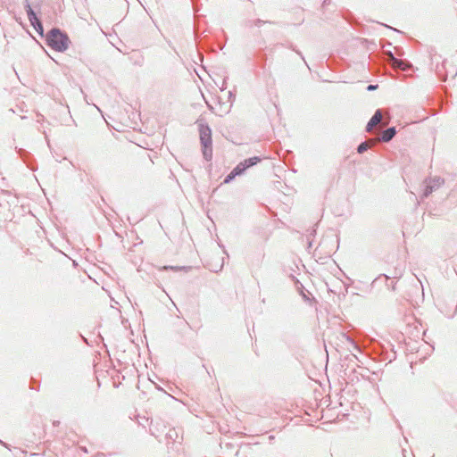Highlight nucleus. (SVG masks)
<instances>
[{
    "mask_svg": "<svg viewBox=\"0 0 457 457\" xmlns=\"http://www.w3.org/2000/svg\"><path fill=\"white\" fill-rule=\"evenodd\" d=\"M47 46L54 51L64 52L71 43L69 37L59 29H52L46 34Z\"/></svg>",
    "mask_w": 457,
    "mask_h": 457,
    "instance_id": "f257e3e1",
    "label": "nucleus"
},
{
    "mask_svg": "<svg viewBox=\"0 0 457 457\" xmlns=\"http://www.w3.org/2000/svg\"><path fill=\"white\" fill-rule=\"evenodd\" d=\"M200 141L203 147V154L204 159L212 158V131L208 125L202 122L199 123Z\"/></svg>",
    "mask_w": 457,
    "mask_h": 457,
    "instance_id": "f03ea898",
    "label": "nucleus"
},
{
    "mask_svg": "<svg viewBox=\"0 0 457 457\" xmlns=\"http://www.w3.org/2000/svg\"><path fill=\"white\" fill-rule=\"evenodd\" d=\"M261 161V158L260 157H257V156H254V157H251V158H248L246 160H245L244 162H239L233 170L224 179V183L225 184H228L229 183L230 181H232L238 175H241L242 173H244V171L257 164L259 162Z\"/></svg>",
    "mask_w": 457,
    "mask_h": 457,
    "instance_id": "7ed1b4c3",
    "label": "nucleus"
},
{
    "mask_svg": "<svg viewBox=\"0 0 457 457\" xmlns=\"http://www.w3.org/2000/svg\"><path fill=\"white\" fill-rule=\"evenodd\" d=\"M24 7L29 18V21L35 29V30L41 36H43L44 29L40 20L37 17L35 12L32 10L29 0H25Z\"/></svg>",
    "mask_w": 457,
    "mask_h": 457,
    "instance_id": "20e7f679",
    "label": "nucleus"
},
{
    "mask_svg": "<svg viewBox=\"0 0 457 457\" xmlns=\"http://www.w3.org/2000/svg\"><path fill=\"white\" fill-rule=\"evenodd\" d=\"M382 120V112L380 110H377L374 115L371 117L367 124V131H371L375 126H377Z\"/></svg>",
    "mask_w": 457,
    "mask_h": 457,
    "instance_id": "39448f33",
    "label": "nucleus"
},
{
    "mask_svg": "<svg viewBox=\"0 0 457 457\" xmlns=\"http://www.w3.org/2000/svg\"><path fill=\"white\" fill-rule=\"evenodd\" d=\"M391 64L394 68L400 69L402 71H407L410 66L405 62L399 60L394 56H391Z\"/></svg>",
    "mask_w": 457,
    "mask_h": 457,
    "instance_id": "423d86ee",
    "label": "nucleus"
},
{
    "mask_svg": "<svg viewBox=\"0 0 457 457\" xmlns=\"http://www.w3.org/2000/svg\"><path fill=\"white\" fill-rule=\"evenodd\" d=\"M396 130L395 127H391L383 131L381 140L383 142H389L395 135Z\"/></svg>",
    "mask_w": 457,
    "mask_h": 457,
    "instance_id": "0eeeda50",
    "label": "nucleus"
},
{
    "mask_svg": "<svg viewBox=\"0 0 457 457\" xmlns=\"http://www.w3.org/2000/svg\"><path fill=\"white\" fill-rule=\"evenodd\" d=\"M426 183H428L431 188L434 190L439 188L444 184V179L440 177H435L433 179H429L428 180H426Z\"/></svg>",
    "mask_w": 457,
    "mask_h": 457,
    "instance_id": "6e6552de",
    "label": "nucleus"
},
{
    "mask_svg": "<svg viewBox=\"0 0 457 457\" xmlns=\"http://www.w3.org/2000/svg\"><path fill=\"white\" fill-rule=\"evenodd\" d=\"M343 340H345L350 346L353 347V350L357 352H361L360 347L356 345V343L346 334H341Z\"/></svg>",
    "mask_w": 457,
    "mask_h": 457,
    "instance_id": "1a4fd4ad",
    "label": "nucleus"
},
{
    "mask_svg": "<svg viewBox=\"0 0 457 457\" xmlns=\"http://www.w3.org/2000/svg\"><path fill=\"white\" fill-rule=\"evenodd\" d=\"M372 145H373V142H370H370H363V143L359 145V146L357 148V152L359 154H362L365 151H367Z\"/></svg>",
    "mask_w": 457,
    "mask_h": 457,
    "instance_id": "9d476101",
    "label": "nucleus"
},
{
    "mask_svg": "<svg viewBox=\"0 0 457 457\" xmlns=\"http://www.w3.org/2000/svg\"><path fill=\"white\" fill-rule=\"evenodd\" d=\"M433 191H434V189L431 188L428 183H426V188L424 190L423 195L425 197H428Z\"/></svg>",
    "mask_w": 457,
    "mask_h": 457,
    "instance_id": "9b49d317",
    "label": "nucleus"
},
{
    "mask_svg": "<svg viewBox=\"0 0 457 457\" xmlns=\"http://www.w3.org/2000/svg\"><path fill=\"white\" fill-rule=\"evenodd\" d=\"M377 87H378V86H377V85H370V86H368V90H369V91H371V90L376 89Z\"/></svg>",
    "mask_w": 457,
    "mask_h": 457,
    "instance_id": "f8f14e48",
    "label": "nucleus"
},
{
    "mask_svg": "<svg viewBox=\"0 0 457 457\" xmlns=\"http://www.w3.org/2000/svg\"><path fill=\"white\" fill-rule=\"evenodd\" d=\"M163 269H164V270H167V269H170V270H177V268H176V267H173V266H169V267H168V266H164V267H163Z\"/></svg>",
    "mask_w": 457,
    "mask_h": 457,
    "instance_id": "ddd939ff",
    "label": "nucleus"
},
{
    "mask_svg": "<svg viewBox=\"0 0 457 457\" xmlns=\"http://www.w3.org/2000/svg\"><path fill=\"white\" fill-rule=\"evenodd\" d=\"M0 444H2L4 447L9 449L8 445L5 443H4L3 441H1V440H0Z\"/></svg>",
    "mask_w": 457,
    "mask_h": 457,
    "instance_id": "4468645a",
    "label": "nucleus"
},
{
    "mask_svg": "<svg viewBox=\"0 0 457 457\" xmlns=\"http://www.w3.org/2000/svg\"><path fill=\"white\" fill-rule=\"evenodd\" d=\"M261 23H262V21L259 20V21H257V24H256V25H257V26H260V24H261Z\"/></svg>",
    "mask_w": 457,
    "mask_h": 457,
    "instance_id": "2eb2a0df",
    "label": "nucleus"
},
{
    "mask_svg": "<svg viewBox=\"0 0 457 457\" xmlns=\"http://www.w3.org/2000/svg\"><path fill=\"white\" fill-rule=\"evenodd\" d=\"M353 356L356 360L358 359L356 354L353 353Z\"/></svg>",
    "mask_w": 457,
    "mask_h": 457,
    "instance_id": "dca6fc26",
    "label": "nucleus"
}]
</instances>
